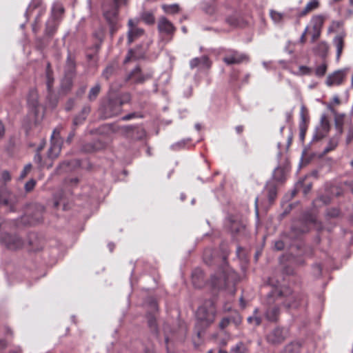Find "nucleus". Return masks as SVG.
<instances>
[{
	"label": "nucleus",
	"instance_id": "f257e3e1",
	"mask_svg": "<svg viewBox=\"0 0 353 353\" xmlns=\"http://www.w3.org/2000/svg\"><path fill=\"white\" fill-rule=\"evenodd\" d=\"M61 128L57 127L54 129L51 135L50 147L48 150L47 156L44 159L41 155V152L46 145V141L43 140L37 149L36 154L34 157V161L37 164L39 169L47 168H50L53 165V161L56 159L61 150L63 141L60 136Z\"/></svg>",
	"mask_w": 353,
	"mask_h": 353
},
{
	"label": "nucleus",
	"instance_id": "f03ea898",
	"mask_svg": "<svg viewBox=\"0 0 353 353\" xmlns=\"http://www.w3.org/2000/svg\"><path fill=\"white\" fill-rule=\"evenodd\" d=\"M239 281V274L233 270L226 268L211 277L210 284L214 289L225 290L234 294L236 290V285Z\"/></svg>",
	"mask_w": 353,
	"mask_h": 353
},
{
	"label": "nucleus",
	"instance_id": "7ed1b4c3",
	"mask_svg": "<svg viewBox=\"0 0 353 353\" xmlns=\"http://www.w3.org/2000/svg\"><path fill=\"white\" fill-rule=\"evenodd\" d=\"M216 310L214 302L206 300L196 311V325L195 327L197 336H201V334L214 321Z\"/></svg>",
	"mask_w": 353,
	"mask_h": 353
},
{
	"label": "nucleus",
	"instance_id": "20e7f679",
	"mask_svg": "<svg viewBox=\"0 0 353 353\" xmlns=\"http://www.w3.org/2000/svg\"><path fill=\"white\" fill-rule=\"evenodd\" d=\"M272 295L276 296V300L281 298L283 305L288 308H299L305 307L307 304V296L304 293H293L289 288L274 289L272 290Z\"/></svg>",
	"mask_w": 353,
	"mask_h": 353
},
{
	"label": "nucleus",
	"instance_id": "39448f33",
	"mask_svg": "<svg viewBox=\"0 0 353 353\" xmlns=\"http://www.w3.org/2000/svg\"><path fill=\"white\" fill-rule=\"evenodd\" d=\"M219 54L223 55L222 60L227 65H239L250 61L247 54L232 48H221Z\"/></svg>",
	"mask_w": 353,
	"mask_h": 353
},
{
	"label": "nucleus",
	"instance_id": "423d86ee",
	"mask_svg": "<svg viewBox=\"0 0 353 353\" xmlns=\"http://www.w3.org/2000/svg\"><path fill=\"white\" fill-rule=\"evenodd\" d=\"M272 300H273L275 303L273 305L270 304L267 307L265 311L264 312V317L269 322L276 323L279 320L281 314L280 305H283V301L281 298H279L278 300H276V296L272 295V291L268 297V301L270 303Z\"/></svg>",
	"mask_w": 353,
	"mask_h": 353
},
{
	"label": "nucleus",
	"instance_id": "0eeeda50",
	"mask_svg": "<svg viewBox=\"0 0 353 353\" xmlns=\"http://www.w3.org/2000/svg\"><path fill=\"white\" fill-rule=\"evenodd\" d=\"M148 307L147 319L148 327L151 332H153L157 338H159V331L156 319V313L159 311V305L154 298L150 297L148 299Z\"/></svg>",
	"mask_w": 353,
	"mask_h": 353
},
{
	"label": "nucleus",
	"instance_id": "6e6552de",
	"mask_svg": "<svg viewBox=\"0 0 353 353\" xmlns=\"http://www.w3.org/2000/svg\"><path fill=\"white\" fill-rule=\"evenodd\" d=\"M119 6L110 3L103 8V17L110 26V33L113 34L117 30Z\"/></svg>",
	"mask_w": 353,
	"mask_h": 353
},
{
	"label": "nucleus",
	"instance_id": "1a4fd4ad",
	"mask_svg": "<svg viewBox=\"0 0 353 353\" xmlns=\"http://www.w3.org/2000/svg\"><path fill=\"white\" fill-rule=\"evenodd\" d=\"M326 17L323 14L314 15L307 26L311 30V42L314 43L321 36Z\"/></svg>",
	"mask_w": 353,
	"mask_h": 353
},
{
	"label": "nucleus",
	"instance_id": "9d476101",
	"mask_svg": "<svg viewBox=\"0 0 353 353\" xmlns=\"http://www.w3.org/2000/svg\"><path fill=\"white\" fill-rule=\"evenodd\" d=\"M348 71L347 68H343L333 72L327 77L325 84L328 87L339 86L343 84Z\"/></svg>",
	"mask_w": 353,
	"mask_h": 353
},
{
	"label": "nucleus",
	"instance_id": "9b49d317",
	"mask_svg": "<svg viewBox=\"0 0 353 353\" xmlns=\"http://www.w3.org/2000/svg\"><path fill=\"white\" fill-rule=\"evenodd\" d=\"M152 77L153 73L152 72L143 73L140 66L137 65L128 74L126 80L134 84H142L145 81L152 79Z\"/></svg>",
	"mask_w": 353,
	"mask_h": 353
},
{
	"label": "nucleus",
	"instance_id": "f8f14e48",
	"mask_svg": "<svg viewBox=\"0 0 353 353\" xmlns=\"http://www.w3.org/2000/svg\"><path fill=\"white\" fill-rule=\"evenodd\" d=\"M0 240L10 250L20 249L24 245L23 241L17 234H2Z\"/></svg>",
	"mask_w": 353,
	"mask_h": 353
},
{
	"label": "nucleus",
	"instance_id": "ddd939ff",
	"mask_svg": "<svg viewBox=\"0 0 353 353\" xmlns=\"http://www.w3.org/2000/svg\"><path fill=\"white\" fill-rule=\"evenodd\" d=\"M157 29L160 34L166 35L172 39L176 30L174 24L165 17L161 16L158 19Z\"/></svg>",
	"mask_w": 353,
	"mask_h": 353
},
{
	"label": "nucleus",
	"instance_id": "4468645a",
	"mask_svg": "<svg viewBox=\"0 0 353 353\" xmlns=\"http://www.w3.org/2000/svg\"><path fill=\"white\" fill-rule=\"evenodd\" d=\"M288 332L283 327H276L266 336L267 341L272 345L282 343L288 337Z\"/></svg>",
	"mask_w": 353,
	"mask_h": 353
},
{
	"label": "nucleus",
	"instance_id": "2eb2a0df",
	"mask_svg": "<svg viewBox=\"0 0 353 353\" xmlns=\"http://www.w3.org/2000/svg\"><path fill=\"white\" fill-rule=\"evenodd\" d=\"M139 23V20L138 19H130L128 21L129 30L128 40L129 43L134 42L144 33L143 29L137 27Z\"/></svg>",
	"mask_w": 353,
	"mask_h": 353
},
{
	"label": "nucleus",
	"instance_id": "dca6fc26",
	"mask_svg": "<svg viewBox=\"0 0 353 353\" xmlns=\"http://www.w3.org/2000/svg\"><path fill=\"white\" fill-rule=\"evenodd\" d=\"M212 61L206 55L195 57L190 61V68L192 70L198 68L200 71L210 70L212 67Z\"/></svg>",
	"mask_w": 353,
	"mask_h": 353
},
{
	"label": "nucleus",
	"instance_id": "f3484780",
	"mask_svg": "<svg viewBox=\"0 0 353 353\" xmlns=\"http://www.w3.org/2000/svg\"><path fill=\"white\" fill-rule=\"evenodd\" d=\"M228 227L233 235L244 234L245 231V224L234 216L228 217Z\"/></svg>",
	"mask_w": 353,
	"mask_h": 353
},
{
	"label": "nucleus",
	"instance_id": "a211bd4d",
	"mask_svg": "<svg viewBox=\"0 0 353 353\" xmlns=\"http://www.w3.org/2000/svg\"><path fill=\"white\" fill-rule=\"evenodd\" d=\"M28 105L31 113L34 114L36 119L39 114V94L36 90H31L28 96Z\"/></svg>",
	"mask_w": 353,
	"mask_h": 353
},
{
	"label": "nucleus",
	"instance_id": "6ab92c4d",
	"mask_svg": "<svg viewBox=\"0 0 353 353\" xmlns=\"http://www.w3.org/2000/svg\"><path fill=\"white\" fill-rule=\"evenodd\" d=\"M0 203L9 206L10 211H14L13 196L7 190L5 185L0 187Z\"/></svg>",
	"mask_w": 353,
	"mask_h": 353
},
{
	"label": "nucleus",
	"instance_id": "aec40b11",
	"mask_svg": "<svg viewBox=\"0 0 353 353\" xmlns=\"http://www.w3.org/2000/svg\"><path fill=\"white\" fill-rule=\"evenodd\" d=\"M46 87L48 92V98L50 100V104L52 108H55L57 106L58 100L56 97L52 99L53 92H52V86L54 83V77L53 73L46 74Z\"/></svg>",
	"mask_w": 353,
	"mask_h": 353
},
{
	"label": "nucleus",
	"instance_id": "412c9836",
	"mask_svg": "<svg viewBox=\"0 0 353 353\" xmlns=\"http://www.w3.org/2000/svg\"><path fill=\"white\" fill-rule=\"evenodd\" d=\"M345 34L342 32L337 34L333 39V43L336 48V60L339 61L345 47Z\"/></svg>",
	"mask_w": 353,
	"mask_h": 353
},
{
	"label": "nucleus",
	"instance_id": "4be33fe9",
	"mask_svg": "<svg viewBox=\"0 0 353 353\" xmlns=\"http://www.w3.org/2000/svg\"><path fill=\"white\" fill-rule=\"evenodd\" d=\"M192 281L195 288H201L205 285L204 272L200 268H196L192 273Z\"/></svg>",
	"mask_w": 353,
	"mask_h": 353
},
{
	"label": "nucleus",
	"instance_id": "5701e85b",
	"mask_svg": "<svg viewBox=\"0 0 353 353\" xmlns=\"http://www.w3.org/2000/svg\"><path fill=\"white\" fill-rule=\"evenodd\" d=\"M130 101V94L129 93H123L115 99H110V104L113 105L114 103H117V106L114 111L116 112H120L121 110L122 105L125 103H128Z\"/></svg>",
	"mask_w": 353,
	"mask_h": 353
},
{
	"label": "nucleus",
	"instance_id": "b1692460",
	"mask_svg": "<svg viewBox=\"0 0 353 353\" xmlns=\"http://www.w3.org/2000/svg\"><path fill=\"white\" fill-rule=\"evenodd\" d=\"M320 6V2L319 0H312L308 2L305 6L298 13L299 17H303L307 16L312 11L316 10Z\"/></svg>",
	"mask_w": 353,
	"mask_h": 353
},
{
	"label": "nucleus",
	"instance_id": "393cba45",
	"mask_svg": "<svg viewBox=\"0 0 353 353\" xmlns=\"http://www.w3.org/2000/svg\"><path fill=\"white\" fill-rule=\"evenodd\" d=\"M90 110L91 108L90 105H85L82 108L81 112L74 118L73 125L77 126L82 124L90 114Z\"/></svg>",
	"mask_w": 353,
	"mask_h": 353
},
{
	"label": "nucleus",
	"instance_id": "a878e982",
	"mask_svg": "<svg viewBox=\"0 0 353 353\" xmlns=\"http://www.w3.org/2000/svg\"><path fill=\"white\" fill-rule=\"evenodd\" d=\"M301 343L299 341H292L286 345L281 353H299Z\"/></svg>",
	"mask_w": 353,
	"mask_h": 353
},
{
	"label": "nucleus",
	"instance_id": "bb28decb",
	"mask_svg": "<svg viewBox=\"0 0 353 353\" xmlns=\"http://www.w3.org/2000/svg\"><path fill=\"white\" fill-rule=\"evenodd\" d=\"M329 46L325 41L319 42L314 48V52L319 56L325 58L328 52Z\"/></svg>",
	"mask_w": 353,
	"mask_h": 353
},
{
	"label": "nucleus",
	"instance_id": "cd10ccee",
	"mask_svg": "<svg viewBox=\"0 0 353 353\" xmlns=\"http://www.w3.org/2000/svg\"><path fill=\"white\" fill-rule=\"evenodd\" d=\"M344 115L336 114L334 117V125L337 131V135L341 137L343 132Z\"/></svg>",
	"mask_w": 353,
	"mask_h": 353
},
{
	"label": "nucleus",
	"instance_id": "c85d7f7f",
	"mask_svg": "<svg viewBox=\"0 0 353 353\" xmlns=\"http://www.w3.org/2000/svg\"><path fill=\"white\" fill-rule=\"evenodd\" d=\"M141 19L147 25L152 26L155 23L154 14L152 11H143L141 14Z\"/></svg>",
	"mask_w": 353,
	"mask_h": 353
},
{
	"label": "nucleus",
	"instance_id": "c756f323",
	"mask_svg": "<svg viewBox=\"0 0 353 353\" xmlns=\"http://www.w3.org/2000/svg\"><path fill=\"white\" fill-rule=\"evenodd\" d=\"M248 322L250 324H254L256 326H259L261 324L262 316L258 308L254 310L252 316L248 318Z\"/></svg>",
	"mask_w": 353,
	"mask_h": 353
},
{
	"label": "nucleus",
	"instance_id": "7c9ffc66",
	"mask_svg": "<svg viewBox=\"0 0 353 353\" xmlns=\"http://www.w3.org/2000/svg\"><path fill=\"white\" fill-rule=\"evenodd\" d=\"M101 90V86L99 83H96L90 88L88 94V99L90 101H94L97 99Z\"/></svg>",
	"mask_w": 353,
	"mask_h": 353
},
{
	"label": "nucleus",
	"instance_id": "2f4dec72",
	"mask_svg": "<svg viewBox=\"0 0 353 353\" xmlns=\"http://www.w3.org/2000/svg\"><path fill=\"white\" fill-rule=\"evenodd\" d=\"M161 8L164 12H165L167 14H176L180 11L179 6L176 3L170 4V5L163 4L161 6Z\"/></svg>",
	"mask_w": 353,
	"mask_h": 353
},
{
	"label": "nucleus",
	"instance_id": "473e14b6",
	"mask_svg": "<svg viewBox=\"0 0 353 353\" xmlns=\"http://www.w3.org/2000/svg\"><path fill=\"white\" fill-rule=\"evenodd\" d=\"M76 68L75 58L70 53L68 54L66 60V70L68 73H74Z\"/></svg>",
	"mask_w": 353,
	"mask_h": 353
},
{
	"label": "nucleus",
	"instance_id": "72a5a7b5",
	"mask_svg": "<svg viewBox=\"0 0 353 353\" xmlns=\"http://www.w3.org/2000/svg\"><path fill=\"white\" fill-rule=\"evenodd\" d=\"M55 20L53 19L52 21H49L46 23V33L48 36H52L58 28V24L55 22Z\"/></svg>",
	"mask_w": 353,
	"mask_h": 353
},
{
	"label": "nucleus",
	"instance_id": "f704fd0d",
	"mask_svg": "<svg viewBox=\"0 0 353 353\" xmlns=\"http://www.w3.org/2000/svg\"><path fill=\"white\" fill-rule=\"evenodd\" d=\"M339 138H340V137H339V136H336L335 137L332 138L330 140L327 146L325 149L324 152L328 153V152L334 150L337 147V145L339 144Z\"/></svg>",
	"mask_w": 353,
	"mask_h": 353
},
{
	"label": "nucleus",
	"instance_id": "c9c22d12",
	"mask_svg": "<svg viewBox=\"0 0 353 353\" xmlns=\"http://www.w3.org/2000/svg\"><path fill=\"white\" fill-rule=\"evenodd\" d=\"M274 178L276 181L282 182L285 179V173L283 168H277L274 172Z\"/></svg>",
	"mask_w": 353,
	"mask_h": 353
},
{
	"label": "nucleus",
	"instance_id": "e433bc0d",
	"mask_svg": "<svg viewBox=\"0 0 353 353\" xmlns=\"http://www.w3.org/2000/svg\"><path fill=\"white\" fill-rule=\"evenodd\" d=\"M270 15L274 23H281L284 19V14L283 13L275 10H271Z\"/></svg>",
	"mask_w": 353,
	"mask_h": 353
},
{
	"label": "nucleus",
	"instance_id": "4c0bfd02",
	"mask_svg": "<svg viewBox=\"0 0 353 353\" xmlns=\"http://www.w3.org/2000/svg\"><path fill=\"white\" fill-rule=\"evenodd\" d=\"M327 70V65L325 63H323L316 68L315 74L319 77H323L325 74Z\"/></svg>",
	"mask_w": 353,
	"mask_h": 353
},
{
	"label": "nucleus",
	"instance_id": "58836bf2",
	"mask_svg": "<svg viewBox=\"0 0 353 353\" xmlns=\"http://www.w3.org/2000/svg\"><path fill=\"white\" fill-rule=\"evenodd\" d=\"M52 17L54 19H57L58 14H62L64 12V8L60 4H56L53 6L52 10Z\"/></svg>",
	"mask_w": 353,
	"mask_h": 353
},
{
	"label": "nucleus",
	"instance_id": "ea45409f",
	"mask_svg": "<svg viewBox=\"0 0 353 353\" xmlns=\"http://www.w3.org/2000/svg\"><path fill=\"white\" fill-rule=\"evenodd\" d=\"M301 123L303 125H307V123L309 122L310 118L308 116L307 110L305 106H302L301 109Z\"/></svg>",
	"mask_w": 353,
	"mask_h": 353
},
{
	"label": "nucleus",
	"instance_id": "a19ab883",
	"mask_svg": "<svg viewBox=\"0 0 353 353\" xmlns=\"http://www.w3.org/2000/svg\"><path fill=\"white\" fill-rule=\"evenodd\" d=\"M321 125L322 129L325 132H328L330 130V121L328 120L327 117L325 114L322 115L321 118Z\"/></svg>",
	"mask_w": 353,
	"mask_h": 353
},
{
	"label": "nucleus",
	"instance_id": "79ce46f5",
	"mask_svg": "<svg viewBox=\"0 0 353 353\" xmlns=\"http://www.w3.org/2000/svg\"><path fill=\"white\" fill-rule=\"evenodd\" d=\"M303 219L304 221L309 223H315L316 221V217L314 214L310 212H307L303 214Z\"/></svg>",
	"mask_w": 353,
	"mask_h": 353
},
{
	"label": "nucleus",
	"instance_id": "37998d69",
	"mask_svg": "<svg viewBox=\"0 0 353 353\" xmlns=\"http://www.w3.org/2000/svg\"><path fill=\"white\" fill-rule=\"evenodd\" d=\"M276 197V188L275 186L268 188V199L270 202H272Z\"/></svg>",
	"mask_w": 353,
	"mask_h": 353
},
{
	"label": "nucleus",
	"instance_id": "c03bdc74",
	"mask_svg": "<svg viewBox=\"0 0 353 353\" xmlns=\"http://www.w3.org/2000/svg\"><path fill=\"white\" fill-rule=\"evenodd\" d=\"M230 322L231 319L230 317H224L220 321L219 327L221 330H224L230 325Z\"/></svg>",
	"mask_w": 353,
	"mask_h": 353
},
{
	"label": "nucleus",
	"instance_id": "a18cd8bd",
	"mask_svg": "<svg viewBox=\"0 0 353 353\" xmlns=\"http://www.w3.org/2000/svg\"><path fill=\"white\" fill-rule=\"evenodd\" d=\"M350 3V8L345 11H343V10H341V13L343 14L345 17H350L353 14V0H349Z\"/></svg>",
	"mask_w": 353,
	"mask_h": 353
},
{
	"label": "nucleus",
	"instance_id": "49530a36",
	"mask_svg": "<svg viewBox=\"0 0 353 353\" xmlns=\"http://www.w3.org/2000/svg\"><path fill=\"white\" fill-rule=\"evenodd\" d=\"M36 185V181L30 179L25 184V190L27 192L32 191Z\"/></svg>",
	"mask_w": 353,
	"mask_h": 353
},
{
	"label": "nucleus",
	"instance_id": "de8ad7c7",
	"mask_svg": "<svg viewBox=\"0 0 353 353\" xmlns=\"http://www.w3.org/2000/svg\"><path fill=\"white\" fill-rule=\"evenodd\" d=\"M307 34L311 35V30H310V28L308 26H306L303 32L301 34V37L300 38L301 43L304 44L306 42V41H307L306 35Z\"/></svg>",
	"mask_w": 353,
	"mask_h": 353
},
{
	"label": "nucleus",
	"instance_id": "09e8293b",
	"mask_svg": "<svg viewBox=\"0 0 353 353\" xmlns=\"http://www.w3.org/2000/svg\"><path fill=\"white\" fill-rule=\"evenodd\" d=\"M299 72L303 75H310L312 72V69L305 65H301L299 68Z\"/></svg>",
	"mask_w": 353,
	"mask_h": 353
},
{
	"label": "nucleus",
	"instance_id": "8fccbe9b",
	"mask_svg": "<svg viewBox=\"0 0 353 353\" xmlns=\"http://www.w3.org/2000/svg\"><path fill=\"white\" fill-rule=\"evenodd\" d=\"M31 169H32V165L30 163L27 164L24 167L23 170H22V172L20 174V179H24L28 175V174L30 172Z\"/></svg>",
	"mask_w": 353,
	"mask_h": 353
},
{
	"label": "nucleus",
	"instance_id": "3c124183",
	"mask_svg": "<svg viewBox=\"0 0 353 353\" xmlns=\"http://www.w3.org/2000/svg\"><path fill=\"white\" fill-rule=\"evenodd\" d=\"M232 353H244L243 345L241 343H238L234 347L232 350Z\"/></svg>",
	"mask_w": 353,
	"mask_h": 353
},
{
	"label": "nucleus",
	"instance_id": "603ef678",
	"mask_svg": "<svg viewBox=\"0 0 353 353\" xmlns=\"http://www.w3.org/2000/svg\"><path fill=\"white\" fill-rule=\"evenodd\" d=\"M117 103H114L113 105H111L110 104V99L108 101V106H107V109L109 110L110 112V114L111 115H117L118 114H119L120 112H116L114 111V110L116 109L117 108Z\"/></svg>",
	"mask_w": 353,
	"mask_h": 353
},
{
	"label": "nucleus",
	"instance_id": "864d4df0",
	"mask_svg": "<svg viewBox=\"0 0 353 353\" xmlns=\"http://www.w3.org/2000/svg\"><path fill=\"white\" fill-rule=\"evenodd\" d=\"M327 214L330 217H337L340 214V210L337 208L330 209L327 211Z\"/></svg>",
	"mask_w": 353,
	"mask_h": 353
},
{
	"label": "nucleus",
	"instance_id": "5fc2aeb1",
	"mask_svg": "<svg viewBox=\"0 0 353 353\" xmlns=\"http://www.w3.org/2000/svg\"><path fill=\"white\" fill-rule=\"evenodd\" d=\"M133 59H137V57H136L134 55V50L131 49L128 51V53L124 60V63H126L130 61Z\"/></svg>",
	"mask_w": 353,
	"mask_h": 353
},
{
	"label": "nucleus",
	"instance_id": "6e6d98bb",
	"mask_svg": "<svg viewBox=\"0 0 353 353\" xmlns=\"http://www.w3.org/2000/svg\"><path fill=\"white\" fill-rule=\"evenodd\" d=\"M1 179L5 183L10 181L11 180L10 172L7 170L3 171L1 173Z\"/></svg>",
	"mask_w": 353,
	"mask_h": 353
},
{
	"label": "nucleus",
	"instance_id": "4d7b16f0",
	"mask_svg": "<svg viewBox=\"0 0 353 353\" xmlns=\"http://www.w3.org/2000/svg\"><path fill=\"white\" fill-rule=\"evenodd\" d=\"M285 247V243L283 241H276L274 243V249L278 251L283 250Z\"/></svg>",
	"mask_w": 353,
	"mask_h": 353
},
{
	"label": "nucleus",
	"instance_id": "13d9d810",
	"mask_svg": "<svg viewBox=\"0 0 353 353\" xmlns=\"http://www.w3.org/2000/svg\"><path fill=\"white\" fill-rule=\"evenodd\" d=\"M74 105V99H70L65 104V110L70 111L72 109Z\"/></svg>",
	"mask_w": 353,
	"mask_h": 353
},
{
	"label": "nucleus",
	"instance_id": "bf43d9fd",
	"mask_svg": "<svg viewBox=\"0 0 353 353\" xmlns=\"http://www.w3.org/2000/svg\"><path fill=\"white\" fill-rule=\"evenodd\" d=\"M306 130H307V125H303V123H300V137L301 139H304Z\"/></svg>",
	"mask_w": 353,
	"mask_h": 353
},
{
	"label": "nucleus",
	"instance_id": "052dcab7",
	"mask_svg": "<svg viewBox=\"0 0 353 353\" xmlns=\"http://www.w3.org/2000/svg\"><path fill=\"white\" fill-rule=\"evenodd\" d=\"M137 117H138L137 114L134 112V113H130V114H128L123 117L122 120L128 121V120H130L132 119L137 118Z\"/></svg>",
	"mask_w": 353,
	"mask_h": 353
},
{
	"label": "nucleus",
	"instance_id": "680f3d73",
	"mask_svg": "<svg viewBox=\"0 0 353 353\" xmlns=\"http://www.w3.org/2000/svg\"><path fill=\"white\" fill-rule=\"evenodd\" d=\"M353 140V130H350L347 135L346 143L350 144Z\"/></svg>",
	"mask_w": 353,
	"mask_h": 353
},
{
	"label": "nucleus",
	"instance_id": "e2e57ef3",
	"mask_svg": "<svg viewBox=\"0 0 353 353\" xmlns=\"http://www.w3.org/2000/svg\"><path fill=\"white\" fill-rule=\"evenodd\" d=\"M85 90H86V85L81 86V88H79L77 90V91L76 92L77 96H78V97L82 96L85 93Z\"/></svg>",
	"mask_w": 353,
	"mask_h": 353
},
{
	"label": "nucleus",
	"instance_id": "0e129e2a",
	"mask_svg": "<svg viewBox=\"0 0 353 353\" xmlns=\"http://www.w3.org/2000/svg\"><path fill=\"white\" fill-rule=\"evenodd\" d=\"M339 26V23L336 21H333L331 26L328 28V32H334V28Z\"/></svg>",
	"mask_w": 353,
	"mask_h": 353
},
{
	"label": "nucleus",
	"instance_id": "69168bd1",
	"mask_svg": "<svg viewBox=\"0 0 353 353\" xmlns=\"http://www.w3.org/2000/svg\"><path fill=\"white\" fill-rule=\"evenodd\" d=\"M145 353H156L154 345H151L145 348Z\"/></svg>",
	"mask_w": 353,
	"mask_h": 353
},
{
	"label": "nucleus",
	"instance_id": "338daca9",
	"mask_svg": "<svg viewBox=\"0 0 353 353\" xmlns=\"http://www.w3.org/2000/svg\"><path fill=\"white\" fill-rule=\"evenodd\" d=\"M136 128L132 125H127L123 128V130L125 132L130 133V132L133 131Z\"/></svg>",
	"mask_w": 353,
	"mask_h": 353
},
{
	"label": "nucleus",
	"instance_id": "774afa93",
	"mask_svg": "<svg viewBox=\"0 0 353 353\" xmlns=\"http://www.w3.org/2000/svg\"><path fill=\"white\" fill-rule=\"evenodd\" d=\"M312 189V184L309 183L306 185L303 188V194L304 195L307 194V193L311 190Z\"/></svg>",
	"mask_w": 353,
	"mask_h": 353
}]
</instances>
